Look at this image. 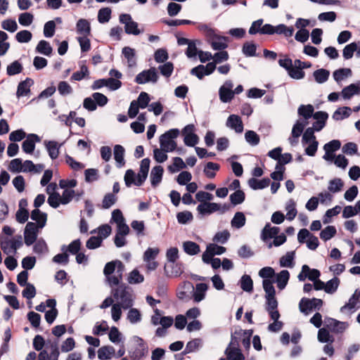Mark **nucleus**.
Listing matches in <instances>:
<instances>
[{
    "label": "nucleus",
    "mask_w": 360,
    "mask_h": 360,
    "mask_svg": "<svg viewBox=\"0 0 360 360\" xmlns=\"http://www.w3.org/2000/svg\"><path fill=\"white\" fill-rule=\"evenodd\" d=\"M220 169V165L218 163L213 162H208L205 165L203 172L205 175L209 179H213L216 176L215 172Z\"/></svg>",
    "instance_id": "27"
},
{
    "label": "nucleus",
    "mask_w": 360,
    "mask_h": 360,
    "mask_svg": "<svg viewBox=\"0 0 360 360\" xmlns=\"http://www.w3.org/2000/svg\"><path fill=\"white\" fill-rule=\"evenodd\" d=\"M259 276L262 278L263 280H274L276 272L272 267L265 266L259 270Z\"/></svg>",
    "instance_id": "48"
},
{
    "label": "nucleus",
    "mask_w": 360,
    "mask_h": 360,
    "mask_svg": "<svg viewBox=\"0 0 360 360\" xmlns=\"http://www.w3.org/2000/svg\"><path fill=\"white\" fill-rule=\"evenodd\" d=\"M23 70L22 64L18 60H15L7 66L6 73L13 76L20 73Z\"/></svg>",
    "instance_id": "45"
},
{
    "label": "nucleus",
    "mask_w": 360,
    "mask_h": 360,
    "mask_svg": "<svg viewBox=\"0 0 360 360\" xmlns=\"http://www.w3.org/2000/svg\"><path fill=\"white\" fill-rule=\"evenodd\" d=\"M337 233V230L333 226H328L320 232V238L327 241L333 238Z\"/></svg>",
    "instance_id": "41"
},
{
    "label": "nucleus",
    "mask_w": 360,
    "mask_h": 360,
    "mask_svg": "<svg viewBox=\"0 0 360 360\" xmlns=\"http://www.w3.org/2000/svg\"><path fill=\"white\" fill-rule=\"evenodd\" d=\"M295 251L288 252L280 258V266L292 268L294 266Z\"/></svg>",
    "instance_id": "31"
},
{
    "label": "nucleus",
    "mask_w": 360,
    "mask_h": 360,
    "mask_svg": "<svg viewBox=\"0 0 360 360\" xmlns=\"http://www.w3.org/2000/svg\"><path fill=\"white\" fill-rule=\"evenodd\" d=\"M194 290V286L191 281L182 282L176 291L177 297L182 301L187 302L191 299V294Z\"/></svg>",
    "instance_id": "9"
},
{
    "label": "nucleus",
    "mask_w": 360,
    "mask_h": 360,
    "mask_svg": "<svg viewBox=\"0 0 360 360\" xmlns=\"http://www.w3.org/2000/svg\"><path fill=\"white\" fill-rule=\"evenodd\" d=\"M164 270L167 277H179L184 273V264L182 262H175L165 265Z\"/></svg>",
    "instance_id": "10"
},
{
    "label": "nucleus",
    "mask_w": 360,
    "mask_h": 360,
    "mask_svg": "<svg viewBox=\"0 0 360 360\" xmlns=\"http://www.w3.org/2000/svg\"><path fill=\"white\" fill-rule=\"evenodd\" d=\"M160 148L164 152H172L176 148V142L171 139H159Z\"/></svg>",
    "instance_id": "46"
},
{
    "label": "nucleus",
    "mask_w": 360,
    "mask_h": 360,
    "mask_svg": "<svg viewBox=\"0 0 360 360\" xmlns=\"http://www.w3.org/2000/svg\"><path fill=\"white\" fill-rule=\"evenodd\" d=\"M39 227L34 222L27 223L24 230V240L27 246H30L35 243L37 238Z\"/></svg>",
    "instance_id": "7"
},
{
    "label": "nucleus",
    "mask_w": 360,
    "mask_h": 360,
    "mask_svg": "<svg viewBox=\"0 0 360 360\" xmlns=\"http://www.w3.org/2000/svg\"><path fill=\"white\" fill-rule=\"evenodd\" d=\"M352 72L350 68H340L333 72V76L334 79L339 82L345 78L352 76Z\"/></svg>",
    "instance_id": "38"
},
{
    "label": "nucleus",
    "mask_w": 360,
    "mask_h": 360,
    "mask_svg": "<svg viewBox=\"0 0 360 360\" xmlns=\"http://www.w3.org/2000/svg\"><path fill=\"white\" fill-rule=\"evenodd\" d=\"M150 101V96L148 93L142 91L140 93L137 100L136 101L140 108L144 109L149 105Z\"/></svg>",
    "instance_id": "63"
},
{
    "label": "nucleus",
    "mask_w": 360,
    "mask_h": 360,
    "mask_svg": "<svg viewBox=\"0 0 360 360\" xmlns=\"http://www.w3.org/2000/svg\"><path fill=\"white\" fill-rule=\"evenodd\" d=\"M270 182V179L267 177L263 178L262 179H257L252 177L248 180V184L252 190H259L268 187Z\"/></svg>",
    "instance_id": "21"
},
{
    "label": "nucleus",
    "mask_w": 360,
    "mask_h": 360,
    "mask_svg": "<svg viewBox=\"0 0 360 360\" xmlns=\"http://www.w3.org/2000/svg\"><path fill=\"white\" fill-rule=\"evenodd\" d=\"M127 281L131 284L141 283L144 281V277L137 269H134L130 272Z\"/></svg>",
    "instance_id": "56"
},
{
    "label": "nucleus",
    "mask_w": 360,
    "mask_h": 360,
    "mask_svg": "<svg viewBox=\"0 0 360 360\" xmlns=\"http://www.w3.org/2000/svg\"><path fill=\"white\" fill-rule=\"evenodd\" d=\"M303 272H307L308 274V279L312 282L318 280L321 276V272L316 269H310L308 265H303Z\"/></svg>",
    "instance_id": "60"
},
{
    "label": "nucleus",
    "mask_w": 360,
    "mask_h": 360,
    "mask_svg": "<svg viewBox=\"0 0 360 360\" xmlns=\"http://www.w3.org/2000/svg\"><path fill=\"white\" fill-rule=\"evenodd\" d=\"M115 349L112 346H103L98 350V358L100 360H110L115 355Z\"/></svg>",
    "instance_id": "24"
},
{
    "label": "nucleus",
    "mask_w": 360,
    "mask_h": 360,
    "mask_svg": "<svg viewBox=\"0 0 360 360\" xmlns=\"http://www.w3.org/2000/svg\"><path fill=\"white\" fill-rule=\"evenodd\" d=\"M76 30L79 34L84 37L91 35V25L90 22L84 18L78 20L76 24Z\"/></svg>",
    "instance_id": "22"
},
{
    "label": "nucleus",
    "mask_w": 360,
    "mask_h": 360,
    "mask_svg": "<svg viewBox=\"0 0 360 360\" xmlns=\"http://www.w3.org/2000/svg\"><path fill=\"white\" fill-rule=\"evenodd\" d=\"M355 307L357 309L360 308V291L359 290H356L349 298L348 303H346L340 308V311L344 312L347 309H352Z\"/></svg>",
    "instance_id": "20"
},
{
    "label": "nucleus",
    "mask_w": 360,
    "mask_h": 360,
    "mask_svg": "<svg viewBox=\"0 0 360 360\" xmlns=\"http://www.w3.org/2000/svg\"><path fill=\"white\" fill-rule=\"evenodd\" d=\"M159 76L155 68H150L139 73L134 79V82L139 84H143L148 82L156 83Z\"/></svg>",
    "instance_id": "5"
},
{
    "label": "nucleus",
    "mask_w": 360,
    "mask_h": 360,
    "mask_svg": "<svg viewBox=\"0 0 360 360\" xmlns=\"http://www.w3.org/2000/svg\"><path fill=\"white\" fill-rule=\"evenodd\" d=\"M352 109L349 107L345 106L338 108L333 113V118L335 120H341L344 118H347L351 115Z\"/></svg>",
    "instance_id": "37"
},
{
    "label": "nucleus",
    "mask_w": 360,
    "mask_h": 360,
    "mask_svg": "<svg viewBox=\"0 0 360 360\" xmlns=\"http://www.w3.org/2000/svg\"><path fill=\"white\" fill-rule=\"evenodd\" d=\"M81 241L79 239H76L72 241L68 246L63 245L61 247L62 251H68L72 255H77L81 248Z\"/></svg>",
    "instance_id": "36"
},
{
    "label": "nucleus",
    "mask_w": 360,
    "mask_h": 360,
    "mask_svg": "<svg viewBox=\"0 0 360 360\" xmlns=\"http://www.w3.org/2000/svg\"><path fill=\"white\" fill-rule=\"evenodd\" d=\"M239 285L245 292H252L253 291V281L249 275L244 274L242 276L239 281Z\"/></svg>",
    "instance_id": "28"
},
{
    "label": "nucleus",
    "mask_w": 360,
    "mask_h": 360,
    "mask_svg": "<svg viewBox=\"0 0 360 360\" xmlns=\"http://www.w3.org/2000/svg\"><path fill=\"white\" fill-rule=\"evenodd\" d=\"M219 99L222 103H229L233 98V90L220 87L219 90Z\"/></svg>",
    "instance_id": "55"
},
{
    "label": "nucleus",
    "mask_w": 360,
    "mask_h": 360,
    "mask_svg": "<svg viewBox=\"0 0 360 360\" xmlns=\"http://www.w3.org/2000/svg\"><path fill=\"white\" fill-rule=\"evenodd\" d=\"M226 126L233 129L236 133H242L243 131V124L240 116L231 115L226 120Z\"/></svg>",
    "instance_id": "16"
},
{
    "label": "nucleus",
    "mask_w": 360,
    "mask_h": 360,
    "mask_svg": "<svg viewBox=\"0 0 360 360\" xmlns=\"http://www.w3.org/2000/svg\"><path fill=\"white\" fill-rule=\"evenodd\" d=\"M89 74V69L86 65H83L80 68L79 71L75 72L72 76L70 79L75 81H81L85 77L88 76Z\"/></svg>",
    "instance_id": "59"
},
{
    "label": "nucleus",
    "mask_w": 360,
    "mask_h": 360,
    "mask_svg": "<svg viewBox=\"0 0 360 360\" xmlns=\"http://www.w3.org/2000/svg\"><path fill=\"white\" fill-rule=\"evenodd\" d=\"M112 11L109 7L101 8L98 12V21L100 23L104 24L111 18Z\"/></svg>",
    "instance_id": "39"
},
{
    "label": "nucleus",
    "mask_w": 360,
    "mask_h": 360,
    "mask_svg": "<svg viewBox=\"0 0 360 360\" xmlns=\"http://www.w3.org/2000/svg\"><path fill=\"white\" fill-rule=\"evenodd\" d=\"M124 153L125 149L122 146L117 144L114 146V159L116 161L117 167H122L125 164V161L124 159Z\"/></svg>",
    "instance_id": "25"
},
{
    "label": "nucleus",
    "mask_w": 360,
    "mask_h": 360,
    "mask_svg": "<svg viewBox=\"0 0 360 360\" xmlns=\"http://www.w3.org/2000/svg\"><path fill=\"white\" fill-rule=\"evenodd\" d=\"M177 221L181 224H186L193 219V214L190 211H183L176 214Z\"/></svg>",
    "instance_id": "51"
},
{
    "label": "nucleus",
    "mask_w": 360,
    "mask_h": 360,
    "mask_svg": "<svg viewBox=\"0 0 360 360\" xmlns=\"http://www.w3.org/2000/svg\"><path fill=\"white\" fill-rule=\"evenodd\" d=\"M30 218L36 221V224L39 229H43L46 224L47 214L41 212L39 209H34L31 212Z\"/></svg>",
    "instance_id": "14"
},
{
    "label": "nucleus",
    "mask_w": 360,
    "mask_h": 360,
    "mask_svg": "<svg viewBox=\"0 0 360 360\" xmlns=\"http://www.w3.org/2000/svg\"><path fill=\"white\" fill-rule=\"evenodd\" d=\"M245 139L251 146L258 145L260 141L259 135L252 130H248L245 132Z\"/></svg>",
    "instance_id": "57"
},
{
    "label": "nucleus",
    "mask_w": 360,
    "mask_h": 360,
    "mask_svg": "<svg viewBox=\"0 0 360 360\" xmlns=\"http://www.w3.org/2000/svg\"><path fill=\"white\" fill-rule=\"evenodd\" d=\"M340 283V279L335 276L325 283V292L328 294H333L336 292Z\"/></svg>",
    "instance_id": "42"
},
{
    "label": "nucleus",
    "mask_w": 360,
    "mask_h": 360,
    "mask_svg": "<svg viewBox=\"0 0 360 360\" xmlns=\"http://www.w3.org/2000/svg\"><path fill=\"white\" fill-rule=\"evenodd\" d=\"M139 24L138 22L131 20V22H128V23L124 26V32L127 34H133V35H139L143 31H141L138 28Z\"/></svg>",
    "instance_id": "54"
},
{
    "label": "nucleus",
    "mask_w": 360,
    "mask_h": 360,
    "mask_svg": "<svg viewBox=\"0 0 360 360\" xmlns=\"http://www.w3.org/2000/svg\"><path fill=\"white\" fill-rule=\"evenodd\" d=\"M285 210H287L286 218L289 221H292L297 215V211L295 207V202L292 199L289 200Z\"/></svg>",
    "instance_id": "50"
},
{
    "label": "nucleus",
    "mask_w": 360,
    "mask_h": 360,
    "mask_svg": "<svg viewBox=\"0 0 360 360\" xmlns=\"http://www.w3.org/2000/svg\"><path fill=\"white\" fill-rule=\"evenodd\" d=\"M117 200V198L115 194L112 193L105 194L102 201V207L103 209L110 208L116 202Z\"/></svg>",
    "instance_id": "58"
},
{
    "label": "nucleus",
    "mask_w": 360,
    "mask_h": 360,
    "mask_svg": "<svg viewBox=\"0 0 360 360\" xmlns=\"http://www.w3.org/2000/svg\"><path fill=\"white\" fill-rule=\"evenodd\" d=\"M313 75L317 83L323 84L328 79L330 72L326 69L321 68L315 70Z\"/></svg>",
    "instance_id": "32"
},
{
    "label": "nucleus",
    "mask_w": 360,
    "mask_h": 360,
    "mask_svg": "<svg viewBox=\"0 0 360 360\" xmlns=\"http://www.w3.org/2000/svg\"><path fill=\"white\" fill-rule=\"evenodd\" d=\"M241 334H247V337H245L242 339V343L246 349H249L250 347V340H251V337L252 336V334H253V330H252V329H250V330L238 329V330H236L233 335L234 336H236V335H240Z\"/></svg>",
    "instance_id": "29"
},
{
    "label": "nucleus",
    "mask_w": 360,
    "mask_h": 360,
    "mask_svg": "<svg viewBox=\"0 0 360 360\" xmlns=\"http://www.w3.org/2000/svg\"><path fill=\"white\" fill-rule=\"evenodd\" d=\"M127 319L131 323H136L141 320V314L139 309L130 308L127 314Z\"/></svg>",
    "instance_id": "64"
},
{
    "label": "nucleus",
    "mask_w": 360,
    "mask_h": 360,
    "mask_svg": "<svg viewBox=\"0 0 360 360\" xmlns=\"http://www.w3.org/2000/svg\"><path fill=\"white\" fill-rule=\"evenodd\" d=\"M341 94L345 99H349L354 94H360V82L345 86Z\"/></svg>",
    "instance_id": "23"
},
{
    "label": "nucleus",
    "mask_w": 360,
    "mask_h": 360,
    "mask_svg": "<svg viewBox=\"0 0 360 360\" xmlns=\"http://www.w3.org/2000/svg\"><path fill=\"white\" fill-rule=\"evenodd\" d=\"M238 338L231 335V340L225 354L229 360H245V356L238 347Z\"/></svg>",
    "instance_id": "3"
},
{
    "label": "nucleus",
    "mask_w": 360,
    "mask_h": 360,
    "mask_svg": "<svg viewBox=\"0 0 360 360\" xmlns=\"http://www.w3.org/2000/svg\"><path fill=\"white\" fill-rule=\"evenodd\" d=\"M164 169L163 167L160 165L155 166L150 172V178L151 186L153 188H155L158 186V184L161 182L162 179Z\"/></svg>",
    "instance_id": "17"
},
{
    "label": "nucleus",
    "mask_w": 360,
    "mask_h": 360,
    "mask_svg": "<svg viewBox=\"0 0 360 360\" xmlns=\"http://www.w3.org/2000/svg\"><path fill=\"white\" fill-rule=\"evenodd\" d=\"M357 50V44L355 42L350 43L345 46L342 50V56L345 60L352 58L354 53Z\"/></svg>",
    "instance_id": "52"
},
{
    "label": "nucleus",
    "mask_w": 360,
    "mask_h": 360,
    "mask_svg": "<svg viewBox=\"0 0 360 360\" xmlns=\"http://www.w3.org/2000/svg\"><path fill=\"white\" fill-rule=\"evenodd\" d=\"M326 327L333 333H342L346 329V323L338 321L333 318H326Z\"/></svg>",
    "instance_id": "13"
},
{
    "label": "nucleus",
    "mask_w": 360,
    "mask_h": 360,
    "mask_svg": "<svg viewBox=\"0 0 360 360\" xmlns=\"http://www.w3.org/2000/svg\"><path fill=\"white\" fill-rule=\"evenodd\" d=\"M245 221L246 218L244 213L242 212H237L232 219L231 224L232 227L240 229L245 226Z\"/></svg>",
    "instance_id": "34"
},
{
    "label": "nucleus",
    "mask_w": 360,
    "mask_h": 360,
    "mask_svg": "<svg viewBox=\"0 0 360 360\" xmlns=\"http://www.w3.org/2000/svg\"><path fill=\"white\" fill-rule=\"evenodd\" d=\"M280 228L278 226H271L269 223H266L261 233V239L266 241L269 239L274 238L279 233Z\"/></svg>",
    "instance_id": "15"
},
{
    "label": "nucleus",
    "mask_w": 360,
    "mask_h": 360,
    "mask_svg": "<svg viewBox=\"0 0 360 360\" xmlns=\"http://www.w3.org/2000/svg\"><path fill=\"white\" fill-rule=\"evenodd\" d=\"M318 340L322 343L332 344L334 342V338L330 335L329 331L325 328L319 330Z\"/></svg>",
    "instance_id": "43"
},
{
    "label": "nucleus",
    "mask_w": 360,
    "mask_h": 360,
    "mask_svg": "<svg viewBox=\"0 0 360 360\" xmlns=\"http://www.w3.org/2000/svg\"><path fill=\"white\" fill-rule=\"evenodd\" d=\"M266 303L265 309L274 321H278L281 315L278 310V302L276 297L270 292L268 295H265Z\"/></svg>",
    "instance_id": "4"
},
{
    "label": "nucleus",
    "mask_w": 360,
    "mask_h": 360,
    "mask_svg": "<svg viewBox=\"0 0 360 360\" xmlns=\"http://www.w3.org/2000/svg\"><path fill=\"white\" fill-rule=\"evenodd\" d=\"M208 289L207 284L205 283H197L195 290H193V298L195 302H200L203 300L206 295V291Z\"/></svg>",
    "instance_id": "18"
},
{
    "label": "nucleus",
    "mask_w": 360,
    "mask_h": 360,
    "mask_svg": "<svg viewBox=\"0 0 360 360\" xmlns=\"http://www.w3.org/2000/svg\"><path fill=\"white\" fill-rule=\"evenodd\" d=\"M229 199L233 205H240L244 202L245 194L242 190L238 189L230 195Z\"/></svg>",
    "instance_id": "44"
},
{
    "label": "nucleus",
    "mask_w": 360,
    "mask_h": 360,
    "mask_svg": "<svg viewBox=\"0 0 360 360\" xmlns=\"http://www.w3.org/2000/svg\"><path fill=\"white\" fill-rule=\"evenodd\" d=\"M40 137L35 134H30L26 139L22 142V150L27 154H32L35 148V144L40 141Z\"/></svg>",
    "instance_id": "11"
},
{
    "label": "nucleus",
    "mask_w": 360,
    "mask_h": 360,
    "mask_svg": "<svg viewBox=\"0 0 360 360\" xmlns=\"http://www.w3.org/2000/svg\"><path fill=\"white\" fill-rule=\"evenodd\" d=\"M34 20V15L32 13L29 12H25L20 13L18 17L19 23L22 25L27 27L30 25Z\"/></svg>",
    "instance_id": "61"
},
{
    "label": "nucleus",
    "mask_w": 360,
    "mask_h": 360,
    "mask_svg": "<svg viewBox=\"0 0 360 360\" xmlns=\"http://www.w3.org/2000/svg\"><path fill=\"white\" fill-rule=\"evenodd\" d=\"M34 84V80L27 77L25 80L19 82L16 91L17 98L27 96L30 93V87Z\"/></svg>",
    "instance_id": "12"
},
{
    "label": "nucleus",
    "mask_w": 360,
    "mask_h": 360,
    "mask_svg": "<svg viewBox=\"0 0 360 360\" xmlns=\"http://www.w3.org/2000/svg\"><path fill=\"white\" fill-rule=\"evenodd\" d=\"M314 107L312 105H301L297 110L298 115L303 117L306 120L310 119L314 114Z\"/></svg>",
    "instance_id": "33"
},
{
    "label": "nucleus",
    "mask_w": 360,
    "mask_h": 360,
    "mask_svg": "<svg viewBox=\"0 0 360 360\" xmlns=\"http://www.w3.org/2000/svg\"><path fill=\"white\" fill-rule=\"evenodd\" d=\"M340 211L341 207L339 205H336L334 207L328 210L323 217V224H329L331 221L330 218L337 216L340 212Z\"/></svg>",
    "instance_id": "49"
},
{
    "label": "nucleus",
    "mask_w": 360,
    "mask_h": 360,
    "mask_svg": "<svg viewBox=\"0 0 360 360\" xmlns=\"http://www.w3.org/2000/svg\"><path fill=\"white\" fill-rule=\"evenodd\" d=\"M182 247L185 253L191 256L196 255L200 252V245L191 240L184 241Z\"/></svg>",
    "instance_id": "26"
},
{
    "label": "nucleus",
    "mask_w": 360,
    "mask_h": 360,
    "mask_svg": "<svg viewBox=\"0 0 360 360\" xmlns=\"http://www.w3.org/2000/svg\"><path fill=\"white\" fill-rule=\"evenodd\" d=\"M137 342V347L131 352L130 357L132 360H141L148 354V346L140 337L134 336Z\"/></svg>",
    "instance_id": "8"
},
{
    "label": "nucleus",
    "mask_w": 360,
    "mask_h": 360,
    "mask_svg": "<svg viewBox=\"0 0 360 360\" xmlns=\"http://www.w3.org/2000/svg\"><path fill=\"white\" fill-rule=\"evenodd\" d=\"M202 343V340L200 338H195L187 342L186 348L181 352V354H187L191 352H195L196 349L199 348Z\"/></svg>",
    "instance_id": "40"
},
{
    "label": "nucleus",
    "mask_w": 360,
    "mask_h": 360,
    "mask_svg": "<svg viewBox=\"0 0 360 360\" xmlns=\"http://www.w3.org/2000/svg\"><path fill=\"white\" fill-rule=\"evenodd\" d=\"M32 37V34L29 30H21L15 34V39L19 43H27Z\"/></svg>",
    "instance_id": "62"
},
{
    "label": "nucleus",
    "mask_w": 360,
    "mask_h": 360,
    "mask_svg": "<svg viewBox=\"0 0 360 360\" xmlns=\"http://www.w3.org/2000/svg\"><path fill=\"white\" fill-rule=\"evenodd\" d=\"M290 278V273L288 270H282L278 274H276L274 280H263L262 287L265 292V295H268V293L271 292L273 297H276V290L274 286V283H276L277 287L280 290H283L285 288Z\"/></svg>",
    "instance_id": "1"
},
{
    "label": "nucleus",
    "mask_w": 360,
    "mask_h": 360,
    "mask_svg": "<svg viewBox=\"0 0 360 360\" xmlns=\"http://www.w3.org/2000/svg\"><path fill=\"white\" fill-rule=\"evenodd\" d=\"M323 300L318 298L308 299L303 297L299 303L300 311L304 314H308L312 309H319L323 305Z\"/></svg>",
    "instance_id": "6"
},
{
    "label": "nucleus",
    "mask_w": 360,
    "mask_h": 360,
    "mask_svg": "<svg viewBox=\"0 0 360 360\" xmlns=\"http://www.w3.org/2000/svg\"><path fill=\"white\" fill-rule=\"evenodd\" d=\"M243 53L244 55L248 57H252L256 56L257 46L253 42H245L243 44Z\"/></svg>",
    "instance_id": "53"
},
{
    "label": "nucleus",
    "mask_w": 360,
    "mask_h": 360,
    "mask_svg": "<svg viewBox=\"0 0 360 360\" xmlns=\"http://www.w3.org/2000/svg\"><path fill=\"white\" fill-rule=\"evenodd\" d=\"M35 51L37 53L49 56L52 53L53 49L48 41L45 40H41L39 41Z\"/></svg>",
    "instance_id": "30"
},
{
    "label": "nucleus",
    "mask_w": 360,
    "mask_h": 360,
    "mask_svg": "<svg viewBox=\"0 0 360 360\" xmlns=\"http://www.w3.org/2000/svg\"><path fill=\"white\" fill-rule=\"evenodd\" d=\"M307 124L306 121L301 122L297 120L292 127L291 132L292 136L293 138H299L303 133L304 129Z\"/></svg>",
    "instance_id": "47"
},
{
    "label": "nucleus",
    "mask_w": 360,
    "mask_h": 360,
    "mask_svg": "<svg viewBox=\"0 0 360 360\" xmlns=\"http://www.w3.org/2000/svg\"><path fill=\"white\" fill-rule=\"evenodd\" d=\"M131 288L124 283H121L117 288L112 290L113 297L116 300H120V304L124 309L131 308L134 304L133 295Z\"/></svg>",
    "instance_id": "2"
},
{
    "label": "nucleus",
    "mask_w": 360,
    "mask_h": 360,
    "mask_svg": "<svg viewBox=\"0 0 360 360\" xmlns=\"http://www.w3.org/2000/svg\"><path fill=\"white\" fill-rule=\"evenodd\" d=\"M122 54L127 58L129 67H133L136 65L135 50L129 46H125L122 49Z\"/></svg>",
    "instance_id": "35"
},
{
    "label": "nucleus",
    "mask_w": 360,
    "mask_h": 360,
    "mask_svg": "<svg viewBox=\"0 0 360 360\" xmlns=\"http://www.w3.org/2000/svg\"><path fill=\"white\" fill-rule=\"evenodd\" d=\"M48 151L49 157L52 160H56L59 155V149L62 144H58L56 141H44V142Z\"/></svg>",
    "instance_id": "19"
}]
</instances>
